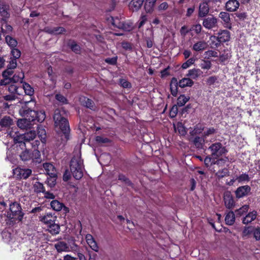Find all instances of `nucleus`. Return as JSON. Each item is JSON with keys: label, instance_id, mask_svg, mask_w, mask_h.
Instances as JSON below:
<instances>
[{"label": "nucleus", "instance_id": "obj_17", "mask_svg": "<svg viewBox=\"0 0 260 260\" xmlns=\"http://www.w3.org/2000/svg\"><path fill=\"white\" fill-rule=\"evenodd\" d=\"M257 217V212L252 211L247 214L242 220V222L244 224H248L254 220Z\"/></svg>", "mask_w": 260, "mask_h": 260}, {"label": "nucleus", "instance_id": "obj_46", "mask_svg": "<svg viewBox=\"0 0 260 260\" xmlns=\"http://www.w3.org/2000/svg\"><path fill=\"white\" fill-rule=\"evenodd\" d=\"M231 56V55L230 51L228 50H224L223 53L220 55L219 59L220 61L224 62L230 58Z\"/></svg>", "mask_w": 260, "mask_h": 260}, {"label": "nucleus", "instance_id": "obj_33", "mask_svg": "<svg viewBox=\"0 0 260 260\" xmlns=\"http://www.w3.org/2000/svg\"><path fill=\"white\" fill-rule=\"evenodd\" d=\"M206 47L207 44L205 41H199L193 45L192 49L196 51H200L205 49Z\"/></svg>", "mask_w": 260, "mask_h": 260}, {"label": "nucleus", "instance_id": "obj_24", "mask_svg": "<svg viewBox=\"0 0 260 260\" xmlns=\"http://www.w3.org/2000/svg\"><path fill=\"white\" fill-rule=\"evenodd\" d=\"M209 10V6L207 3L204 2L201 4L199 7V16L204 17L208 13Z\"/></svg>", "mask_w": 260, "mask_h": 260}, {"label": "nucleus", "instance_id": "obj_44", "mask_svg": "<svg viewBox=\"0 0 260 260\" xmlns=\"http://www.w3.org/2000/svg\"><path fill=\"white\" fill-rule=\"evenodd\" d=\"M23 88L26 94L31 95L34 93V89L28 83H24L23 84Z\"/></svg>", "mask_w": 260, "mask_h": 260}, {"label": "nucleus", "instance_id": "obj_27", "mask_svg": "<svg viewBox=\"0 0 260 260\" xmlns=\"http://www.w3.org/2000/svg\"><path fill=\"white\" fill-rule=\"evenodd\" d=\"M34 162L40 163L42 161L40 152L37 149H34L31 153V159Z\"/></svg>", "mask_w": 260, "mask_h": 260}, {"label": "nucleus", "instance_id": "obj_30", "mask_svg": "<svg viewBox=\"0 0 260 260\" xmlns=\"http://www.w3.org/2000/svg\"><path fill=\"white\" fill-rule=\"evenodd\" d=\"M235 221V214L233 211L229 212L225 216V222L229 225H233Z\"/></svg>", "mask_w": 260, "mask_h": 260}, {"label": "nucleus", "instance_id": "obj_54", "mask_svg": "<svg viewBox=\"0 0 260 260\" xmlns=\"http://www.w3.org/2000/svg\"><path fill=\"white\" fill-rule=\"evenodd\" d=\"M11 54L13 57V58L14 59H17L19 58L20 57L21 55V52L18 49L13 48H11Z\"/></svg>", "mask_w": 260, "mask_h": 260}, {"label": "nucleus", "instance_id": "obj_5", "mask_svg": "<svg viewBox=\"0 0 260 260\" xmlns=\"http://www.w3.org/2000/svg\"><path fill=\"white\" fill-rule=\"evenodd\" d=\"M53 119L55 127L59 128L64 134H68L70 132L69 122L66 118L62 116L61 111L59 109L55 110Z\"/></svg>", "mask_w": 260, "mask_h": 260}, {"label": "nucleus", "instance_id": "obj_9", "mask_svg": "<svg viewBox=\"0 0 260 260\" xmlns=\"http://www.w3.org/2000/svg\"><path fill=\"white\" fill-rule=\"evenodd\" d=\"M56 219V216L54 215V214L50 212L40 217V221L47 225V226L54 223Z\"/></svg>", "mask_w": 260, "mask_h": 260}, {"label": "nucleus", "instance_id": "obj_49", "mask_svg": "<svg viewBox=\"0 0 260 260\" xmlns=\"http://www.w3.org/2000/svg\"><path fill=\"white\" fill-rule=\"evenodd\" d=\"M96 142L100 144L108 143L110 142V140L107 138L103 137L102 136H96L95 138Z\"/></svg>", "mask_w": 260, "mask_h": 260}, {"label": "nucleus", "instance_id": "obj_39", "mask_svg": "<svg viewBox=\"0 0 260 260\" xmlns=\"http://www.w3.org/2000/svg\"><path fill=\"white\" fill-rule=\"evenodd\" d=\"M34 189L37 193L44 192L45 190L43 184L38 181L34 184Z\"/></svg>", "mask_w": 260, "mask_h": 260}, {"label": "nucleus", "instance_id": "obj_4", "mask_svg": "<svg viewBox=\"0 0 260 260\" xmlns=\"http://www.w3.org/2000/svg\"><path fill=\"white\" fill-rule=\"evenodd\" d=\"M80 152H78L72 158L70 162V171L73 177L79 180L83 176L84 166L83 160L81 159Z\"/></svg>", "mask_w": 260, "mask_h": 260}, {"label": "nucleus", "instance_id": "obj_45", "mask_svg": "<svg viewBox=\"0 0 260 260\" xmlns=\"http://www.w3.org/2000/svg\"><path fill=\"white\" fill-rule=\"evenodd\" d=\"M249 206L248 205H243L239 209L235 210V213L239 216L242 215L244 213L247 212L249 209Z\"/></svg>", "mask_w": 260, "mask_h": 260}, {"label": "nucleus", "instance_id": "obj_40", "mask_svg": "<svg viewBox=\"0 0 260 260\" xmlns=\"http://www.w3.org/2000/svg\"><path fill=\"white\" fill-rule=\"evenodd\" d=\"M12 120L10 117L5 116L1 119L0 124L2 126L8 127L12 125Z\"/></svg>", "mask_w": 260, "mask_h": 260}, {"label": "nucleus", "instance_id": "obj_15", "mask_svg": "<svg viewBox=\"0 0 260 260\" xmlns=\"http://www.w3.org/2000/svg\"><path fill=\"white\" fill-rule=\"evenodd\" d=\"M239 7V3L237 0H229L225 5V8L227 11L230 12H234Z\"/></svg>", "mask_w": 260, "mask_h": 260}, {"label": "nucleus", "instance_id": "obj_22", "mask_svg": "<svg viewBox=\"0 0 260 260\" xmlns=\"http://www.w3.org/2000/svg\"><path fill=\"white\" fill-rule=\"evenodd\" d=\"M218 37L219 41L224 43L229 41L230 38V32L227 30H223L218 33Z\"/></svg>", "mask_w": 260, "mask_h": 260}, {"label": "nucleus", "instance_id": "obj_16", "mask_svg": "<svg viewBox=\"0 0 260 260\" xmlns=\"http://www.w3.org/2000/svg\"><path fill=\"white\" fill-rule=\"evenodd\" d=\"M54 247L58 252H68L70 248L67 243L63 241H59L54 244Z\"/></svg>", "mask_w": 260, "mask_h": 260}, {"label": "nucleus", "instance_id": "obj_3", "mask_svg": "<svg viewBox=\"0 0 260 260\" xmlns=\"http://www.w3.org/2000/svg\"><path fill=\"white\" fill-rule=\"evenodd\" d=\"M12 129L8 134L7 136L11 138L15 144H18L21 149H25L26 144H29V142L33 140L36 136V133L34 131H30L24 134L19 135L17 131Z\"/></svg>", "mask_w": 260, "mask_h": 260}, {"label": "nucleus", "instance_id": "obj_47", "mask_svg": "<svg viewBox=\"0 0 260 260\" xmlns=\"http://www.w3.org/2000/svg\"><path fill=\"white\" fill-rule=\"evenodd\" d=\"M84 103L83 105L88 108H89L91 110L94 109V104L93 102L89 99L84 98Z\"/></svg>", "mask_w": 260, "mask_h": 260}, {"label": "nucleus", "instance_id": "obj_13", "mask_svg": "<svg viewBox=\"0 0 260 260\" xmlns=\"http://www.w3.org/2000/svg\"><path fill=\"white\" fill-rule=\"evenodd\" d=\"M46 173L51 178H56V171L53 165L50 163H45L43 164Z\"/></svg>", "mask_w": 260, "mask_h": 260}, {"label": "nucleus", "instance_id": "obj_37", "mask_svg": "<svg viewBox=\"0 0 260 260\" xmlns=\"http://www.w3.org/2000/svg\"><path fill=\"white\" fill-rule=\"evenodd\" d=\"M5 40L7 44L11 48H15L17 45V40L11 36H6Z\"/></svg>", "mask_w": 260, "mask_h": 260}, {"label": "nucleus", "instance_id": "obj_7", "mask_svg": "<svg viewBox=\"0 0 260 260\" xmlns=\"http://www.w3.org/2000/svg\"><path fill=\"white\" fill-rule=\"evenodd\" d=\"M13 174L17 178L26 179L31 174L32 171L29 169L16 168L13 169Z\"/></svg>", "mask_w": 260, "mask_h": 260}, {"label": "nucleus", "instance_id": "obj_26", "mask_svg": "<svg viewBox=\"0 0 260 260\" xmlns=\"http://www.w3.org/2000/svg\"><path fill=\"white\" fill-rule=\"evenodd\" d=\"M178 83L179 87L184 88L185 87H191L193 84V82L190 78H184L180 80Z\"/></svg>", "mask_w": 260, "mask_h": 260}, {"label": "nucleus", "instance_id": "obj_51", "mask_svg": "<svg viewBox=\"0 0 260 260\" xmlns=\"http://www.w3.org/2000/svg\"><path fill=\"white\" fill-rule=\"evenodd\" d=\"M195 61L194 58H190L188 59L186 62L182 64V68L183 69H186L189 68L191 65L193 64Z\"/></svg>", "mask_w": 260, "mask_h": 260}, {"label": "nucleus", "instance_id": "obj_29", "mask_svg": "<svg viewBox=\"0 0 260 260\" xmlns=\"http://www.w3.org/2000/svg\"><path fill=\"white\" fill-rule=\"evenodd\" d=\"M205 138L198 136L195 137L192 140L193 144L197 148H202L204 144Z\"/></svg>", "mask_w": 260, "mask_h": 260}, {"label": "nucleus", "instance_id": "obj_34", "mask_svg": "<svg viewBox=\"0 0 260 260\" xmlns=\"http://www.w3.org/2000/svg\"><path fill=\"white\" fill-rule=\"evenodd\" d=\"M204 129V126L202 124H197L193 129L190 131V134L191 136H193L198 134H200Z\"/></svg>", "mask_w": 260, "mask_h": 260}, {"label": "nucleus", "instance_id": "obj_59", "mask_svg": "<svg viewBox=\"0 0 260 260\" xmlns=\"http://www.w3.org/2000/svg\"><path fill=\"white\" fill-rule=\"evenodd\" d=\"M178 113L177 106H173L170 111V116L172 118L175 117Z\"/></svg>", "mask_w": 260, "mask_h": 260}, {"label": "nucleus", "instance_id": "obj_63", "mask_svg": "<svg viewBox=\"0 0 260 260\" xmlns=\"http://www.w3.org/2000/svg\"><path fill=\"white\" fill-rule=\"evenodd\" d=\"M168 8V3L166 2H163L158 6L157 9L159 11H162L166 10Z\"/></svg>", "mask_w": 260, "mask_h": 260}, {"label": "nucleus", "instance_id": "obj_56", "mask_svg": "<svg viewBox=\"0 0 260 260\" xmlns=\"http://www.w3.org/2000/svg\"><path fill=\"white\" fill-rule=\"evenodd\" d=\"M216 130L214 128H209L204 132L203 137L206 138L207 137L214 134Z\"/></svg>", "mask_w": 260, "mask_h": 260}, {"label": "nucleus", "instance_id": "obj_43", "mask_svg": "<svg viewBox=\"0 0 260 260\" xmlns=\"http://www.w3.org/2000/svg\"><path fill=\"white\" fill-rule=\"evenodd\" d=\"M24 74L22 72L19 73L18 74H15L12 78H11L12 82L16 83L18 82H22L24 78Z\"/></svg>", "mask_w": 260, "mask_h": 260}, {"label": "nucleus", "instance_id": "obj_32", "mask_svg": "<svg viewBox=\"0 0 260 260\" xmlns=\"http://www.w3.org/2000/svg\"><path fill=\"white\" fill-rule=\"evenodd\" d=\"M48 231L52 235H56L59 233L60 226L54 222L48 226Z\"/></svg>", "mask_w": 260, "mask_h": 260}, {"label": "nucleus", "instance_id": "obj_10", "mask_svg": "<svg viewBox=\"0 0 260 260\" xmlns=\"http://www.w3.org/2000/svg\"><path fill=\"white\" fill-rule=\"evenodd\" d=\"M251 188L248 185H244L237 188L235 191L236 197L237 198H242L248 194Z\"/></svg>", "mask_w": 260, "mask_h": 260}, {"label": "nucleus", "instance_id": "obj_36", "mask_svg": "<svg viewBox=\"0 0 260 260\" xmlns=\"http://www.w3.org/2000/svg\"><path fill=\"white\" fill-rule=\"evenodd\" d=\"M190 98L185 96L184 94L180 95L177 99V106L179 107L183 106L189 100Z\"/></svg>", "mask_w": 260, "mask_h": 260}, {"label": "nucleus", "instance_id": "obj_2", "mask_svg": "<svg viewBox=\"0 0 260 260\" xmlns=\"http://www.w3.org/2000/svg\"><path fill=\"white\" fill-rule=\"evenodd\" d=\"M10 210L11 214H10L9 217L5 214L0 215V230L3 229V227H5L8 224H11V219L15 218L18 220H21L23 214L21 211V208L20 204L17 202L11 203L9 204Z\"/></svg>", "mask_w": 260, "mask_h": 260}, {"label": "nucleus", "instance_id": "obj_25", "mask_svg": "<svg viewBox=\"0 0 260 260\" xmlns=\"http://www.w3.org/2000/svg\"><path fill=\"white\" fill-rule=\"evenodd\" d=\"M46 31L52 35H59L66 32V29L63 27H56L54 28H46Z\"/></svg>", "mask_w": 260, "mask_h": 260}, {"label": "nucleus", "instance_id": "obj_12", "mask_svg": "<svg viewBox=\"0 0 260 260\" xmlns=\"http://www.w3.org/2000/svg\"><path fill=\"white\" fill-rule=\"evenodd\" d=\"M217 19L213 17H209L205 18L203 22V26L208 29H211L217 25Z\"/></svg>", "mask_w": 260, "mask_h": 260}, {"label": "nucleus", "instance_id": "obj_38", "mask_svg": "<svg viewBox=\"0 0 260 260\" xmlns=\"http://www.w3.org/2000/svg\"><path fill=\"white\" fill-rule=\"evenodd\" d=\"M210 45L211 47L213 48H215L216 47H218L220 43V41H219V40L218 39V36H212L210 37Z\"/></svg>", "mask_w": 260, "mask_h": 260}, {"label": "nucleus", "instance_id": "obj_58", "mask_svg": "<svg viewBox=\"0 0 260 260\" xmlns=\"http://www.w3.org/2000/svg\"><path fill=\"white\" fill-rule=\"evenodd\" d=\"M252 233V229L250 227H246L242 232V236L243 237H247Z\"/></svg>", "mask_w": 260, "mask_h": 260}, {"label": "nucleus", "instance_id": "obj_19", "mask_svg": "<svg viewBox=\"0 0 260 260\" xmlns=\"http://www.w3.org/2000/svg\"><path fill=\"white\" fill-rule=\"evenodd\" d=\"M1 31L5 37H6V36H11L13 33V27L11 25L5 22L2 24Z\"/></svg>", "mask_w": 260, "mask_h": 260}, {"label": "nucleus", "instance_id": "obj_11", "mask_svg": "<svg viewBox=\"0 0 260 260\" xmlns=\"http://www.w3.org/2000/svg\"><path fill=\"white\" fill-rule=\"evenodd\" d=\"M86 241L92 250L98 252L99 247L94 238L91 234H87L85 236Z\"/></svg>", "mask_w": 260, "mask_h": 260}, {"label": "nucleus", "instance_id": "obj_20", "mask_svg": "<svg viewBox=\"0 0 260 260\" xmlns=\"http://www.w3.org/2000/svg\"><path fill=\"white\" fill-rule=\"evenodd\" d=\"M170 86L171 94L173 96H176L178 92V86H179L177 78L175 77L172 78Z\"/></svg>", "mask_w": 260, "mask_h": 260}, {"label": "nucleus", "instance_id": "obj_55", "mask_svg": "<svg viewBox=\"0 0 260 260\" xmlns=\"http://www.w3.org/2000/svg\"><path fill=\"white\" fill-rule=\"evenodd\" d=\"M219 17H220L223 20V21H224L226 23H228L230 21L229 14L226 12H220L219 14Z\"/></svg>", "mask_w": 260, "mask_h": 260}, {"label": "nucleus", "instance_id": "obj_53", "mask_svg": "<svg viewBox=\"0 0 260 260\" xmlns=\"http://www.w3.org/2000/svg\"><path fill=\"white\" fill-rule=\"evenodd\" d=\"M70 48L75 53L78 54L80 51V47L75 42H72L70 45Z\"/></svg>", "mask_w": 260, "mask_h": 260}, {"label": "nucleus", "instance_id": "obj_50", "mask_svg": "<svg viewBox=\"0 0 260 260\" xmlns=\"http://www.w3.org/2000/svg\"><path fill=\"white\" fill-rule=\"evenodd\" d=\"M228 174H229V171L227 169H223L221 170H219L216 173V176L218 178H222L227 175H228Z\"/></svg>", "mask_w": 260, "mask_h": 260}, {"label": "nucleus", "instance_id": "obj_21", "mask_svg": "<svg viewBox=\"0 0 260 260\" xmlns=\"http://www.w3.org/2000/svg\"><path fill=\"white\" fill-rule=\"evenodd\" d=\"M50 205L51 208L55 211H60L63 208V210L65 211H68V208L66 207L62 203L59 202L57 200H53L51 203Z\"/></svg>", "mask_w": 260, "mask_h": 260}, {"label": "nucleus", "instance_id": "obj_61", "mask_svg": "<svg viewBox=\"0 0 260 260\" xmlns=\"http://www.w3.org/2000/svg\"><path fill=\"white\" fill-rule=\"evenodd\" d=\"M13 69L10 68L8 67V69L3 72V76L4 77H8L9 78H11V76L12 75L13 73V71H12Z\"/></svg>", "mask_w": 260, "mask_h": 260}, {"label": "nucleus", "instance_id": "obj_64", "mask_svg": "<svg viewBox=\"0 0 260 260\" xmlns=\"http://www.w3.org/2000/svg\"><path fill=\"white\" fill-rule=\"evenodd\" d=\"M253 236L256 240H260V229H256L253 231Z\"/></svg>", "mask_w": 260, "mask_h": 260}, {"label": "nucleus", "instance_id": "obj_57", "mask_svg": "<svg viewBox=\"0 0 260 260\" xmlns=\"http://www.w3.org/2000/svg\"><path fill=\"white\" fill-rule=\"evenodd\" d=\"M38 135L41 139L45 138L46 136V131L42 126H39L38 127Z\"/></svg>", "mask_w": 260, "mask_h": 260}, {"label": "nucleus", "instance_id": "obj_1", "mask_svg": "<svg viewBox=\"0 0 260 260\" xmlns=\"http://www.w3.org/2000/svg\"><path fill=\"white\" fill-rule=\"evenodd\" d=\"M19 113L26 118L19 119L17 121V126L21 129H27L30 128L36 120L42 122L45 119L44 111L39 112L31 110L27 106L22 107L19 110Z\"/></svg>", "mask_w": 260, "mask_h": 260}, {"label": "nucleus", "instance_id": "obj_42", "mask_svg": "<svg viewBox=\"0 0 260 260\" xmlns=\"http://www.w3.org/2000/svg\"><path fill=\"white\" fill-rule=\"evenodd\" d=\"M31 152H30L28 149H25V150L21 153L20 156L22 160L27 161L31 159Z\"/></svg>", "mask_w": 260, "mask_h": 260}, {"label": "nucleus", "instance_id": "obj_52", "mask_svg": "<svg viewBox=\"0 0 260 260\" xmlns=\"http://www.w3.org/2000/svg\"><path fill=\"white\" fill-rule=\"evenodd\" d=\"M118 180L124 182L125 184L131 185V181L123 174H120L118 175Z\"/></svg>", "mask_w": 260, "mask_h": 260}, {"label": "nucleus", "instance_id": "obj_31", "mask_svg": "<svg viewBox=\"0 0 260 260\" xmlns=\"http://www.w3.org/2000/svg\"><path fill=\"white\" fill-rule=\"evenodd\" d=\"M174 127L176 132H178L180 135L184 136L186 135V129L181 122H177L176 125H174Z\"/></svg>", "mask_w": 260, "mask_h": 260}, {"label": "nucleus", "instance_id": "obj_62", "mask_svg": "<svg viewBox=\"0 0 260 260\" xmlns=\"http://www.w3.org/2000/svg\"><path fill=\"white\" fill-rule=\"evenodd\" d=\"M190 30L194 31L196 34H198L201 31L202 26L201 24H196L192 27Z\"/></svg>", "mask_w": 260, "mask_h": 260}, {"label": "nucleus", "instance_id": "obj_41", "mask_svg": "<svg viewBox=\"0 0 260 260\" xmlns=\"http://www.w3.org/2000/svg\"><path fill=\"white\" fill-rule=\"evenodd\" d=\"M236 180H237L239 183H244L248 182L250 180V178L248 174L243 173L239 176H237L236 177Z\"/></svg>", "mask_w": 260, "mask_h": 260}, {"label": "nucleus", "instance_id": "obj_48", "mask_svg": "<svg viewBox=\"0 0 260 260\" xmlns=\"http://www.w3.org/2000/svg\"><path fill=\"white\" fill-rule=\"evenodd\" d=\"M200 67L204 70H209L211 67V63L209 60H202Z\"/></svg>", "mask_w": 260, "mask_h": 260}, {"label": "nucleus", "instance_id": "obj_28", "mask_svg": "<svg viewBox=\"0 0 260 260\" xmlns=\"http://www.w3.org/2000/svg\"><path fill=\"white\" fill-rule=\"evenodd\" d=\"M157 0H146L144 5V8L146 12L151 13Z\"/></svg>", "mask_w": 260, "mask_h": 260}, {"label": "nucleus", "instance_id": "obj_6", "mask_svg": "<svg viewBox=\"0 0 260 260\" xmlns=\"http://www.w3.org/2000/svg\"><path fill=\"white\" fill-rule=\"evenodd\" d=\"M209 150L211 151V155L215 159H217L227 152L225 147L220 142L211 144L209 147Z\"/></svg>", "mask_w": 260, "mask_h": 260}, {"label": "nucleus", "instance_id": "obj_8", "mask_svg": "<svg viewBox=\"0 0 260 260\" xmlns=\"http://www.w3.org/2000/svg\"><path fill=\"white\" fill-rule=\"evenodd\" d=\"M112 24L114 26L125 31H129L132 29L131 24L125 23L123 20L118 17L112 18Z\"/></svg>", "mask_w": 260, "mask_h": 260}, {"label": "nucleus", "instance_id": "obj_60", "mask_svg": "<svg viewBox=\"0 0 260 260\" xmlns=\"http://www.w3.org/2000/svg\"><path fill=\"white\" fill-rule=\"evenodd\" d=\"M147 19L146 15H141L140 19L139 20V23H138V27L140 28L146 22Z\"/></svg>", "mask_w": 260, "mask_h": 260}, {"label": "nucleus", "instance_id": "obj_35", "mask_svg": "<svg viewBox=\"0 0 260 260\" xmlns=\"http://www.w3.org/2000/svg\"><path fill=\"white\" fill-rule=\"evenodd\" d=\"M202 71L199 69H193L188 71L187 75L193 79H196L202 74Z\"/></svg>", "mask_w": 260, "mask_h": 260}, {"label": "nucleus", "instance_id": "obj_23", "mask_svg": "<svg viewBox=\"0 0 260 260\" xmlns=\"http://www.w3.org/2000/svg\"><path fill=\"white\" fill-rule=\"evenodd\" d=\"M9 6L4 2H0V15L5 18L9 16L8 13Z\"/></svg>", "mask_w": 260, "mask_h": 260}, {"label": "nucleus", "instance_id": "obj_14", "mask_svg": "<svg viewBox=\"0 0 260 260\" xmlns=\"http://www.w3.org/2000/svg\"><path fill=\"white\" fill-rule=\"evenodd\" d=\"M223 198L225 207L228 209L232 208L234 206V201L231 193L230 192H225Z\"/></svg>", "mask_w": 260, "mask_h": 260}, {"label": "nucleus", "instance_id": "obj_18", "mask_svg": "<svg viewBox=\"0 0 260 260\" xmlns=\"http://www.w3.org/2000/svg\"><path fill=\"white\" fill-rule=\"evenodd\" d=\"M144 0H132L129 4V8L133 11H138L142 7Z\"/></svg>", "mask_w": 260, "mask_h": 260}]
</instances>
